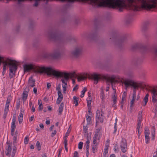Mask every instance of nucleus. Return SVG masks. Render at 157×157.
Returning a JSON list of instances; mask_svg holds the SVG:
<instances>
[{
  "instance_id": "f257e3e1",
  "label": "nucleus",
  "mask_w": 157,
  "mask_h": 157,
  "mask_svg": "<svg viewBox=\"0 0 157 157\" xmlns=\"http://www.w3.org/2000/svg\"><path fill=\"white\" fill-rule=\"evenodd\" d=\"M127 4L126 9L139 11L141 9L149 10L154 8L155 5L149 0H127Z\"/></svg>"
},
{
  "instance_id": "f03ea898",
  "label": "nucleus",
  "mask_w": 157,
  "mask_h": 157,
  "mask_svg": "<svg viewBox=\"0 0 157 157\" xmlns=\"http://www.w3.org/2000/svg\"><path fill=\"white\" fill-rule=\"evenodd\" d=\"M127 6L126 0H99V7L116 9L119 12H122Z\"/></svg>"
},
{
  "instance_id": "7ed1b4c3",
  "label": "nucleus",
  "mask_w": 157,
  "mask_h": 157,
  "mask_svg": "<svg viewBox=\"0 0 157 157\" xmlns=\"http://www.w3.org/2000/svg\"><path fill=\"white\" fill-rule=\"evenodd\" d=\"M109 37L108 41L111 45L116 48L121 49L123 43L127 40L128 35L124 34L119 38L117 32L116 31H113L109 33Z\"/></svg>"
},
{
  "instance_id": "20e7f679",
  "label": "nucleus",
  "mask_w": 157,
  "mask_h": 157,
  "mask_svg": "<svg viewBox=\"0 0 157 157\" xmlns=\"http://www.w3.org/2000/svg\"><path fill=\"white\" fill-rule=\"evenodd\" d=\"M46 35L50 40H59L60 42L64 44L71 43L75 41V40L74 38H63L60 33L58 32H53L52 30L47 31L46 32Z\"/></svg>"
},
{
  "instance_id": "39448f33",
  "label": "nucleus",
  "mask_w": 157,
  "mask_h": 157,
  "mask_svg": "<svg viewBox=\"0 0 157 157\" xmlns=\"http://www.w3.org/2000/svg\"><path fill=\"white\" fill-rule=\"evenodd\" d=\"M98 17H95L93 21V28L88 36L87 33H84L82 36L85 38H89L91 40H97L98 34Z\"/></svg>"
},
{
  "instance_id": "423d86ee",
  "label": "nucleus",
  "mask_w": 157,
  "mask_h": 157,
  "mask_svg": "<svg viewBox=\"0 0 157 157\" xmlns=\"http://www.w3.org/2000/svg\"><path fill=\"white\" fill-rule=\"evenodd\" d=\"M122 82L124 85L126 89L130 86H132L133 88L132 97L136 98V89L139 88L141 84L129 79H123Z\"/></svg>"
},
{
  "instance_id": "0eeeda50",
  "label": "nucleus",
  "mask_w": 157,
  "mask_h": 157,
  "mask_svg": "<svg viewBox=\"0 0 157 157\" xmlns=\"http://www.w3.org/2000/svg\"><path fill=\"white\" fill-rule=\"evenodd\" d=\"M42 69L43 73H46L48 75H52L57 78H60L61 76L62 72L56 69L53 67L43 66Z\"/></svg>"
},
{
  "instance_id": "6e6552de",
  "label": "nucleus",
  "mask_w": 157,
  "mask_h": 157,
  "mask_svg": "<svg viewBox=\"0 0 157 157\" xmlns=\"http://www.w3.org/2000/svg\"><path fill=\"white\" fill-rule=\"evenodd\" d=\"M61 53L60 49L57 48L54 49L51 52H46L43 55V57L49 59H57L61 56Z\"/></svg>"
},
{
  "instance_id": "1a4fd4ad",
  "label": "nucleus",
  "mask_w": 157,
  "mask_h": 157,
  "mask_svg": "<svg viewBox=\"0 0 157 157\" xmlns=\"http://www.w3.org/2000/svg\"><path fill=\"white\" fill-rule=\"evenodd\" d=\"M24 72H28L31 70H33L36 72L43 73V66L40 67L32 63L26 64L23 66Z\"/></svg>"
},
{
  "instance_id": "9d476101",
  "label": "nucleus",
  "mask_w": 157,
  "mask_h": 157,
  "mask_svg": "<svg viewBox=\"0 0 157 157\" xmlns=\"http://www.w3.org/2000/svg\"><path fill=\"white\" fill-rule=\"evenodd\" d=\"M99 80H106L107 81L110 83L112 86L113 83H115L118 82V79H120V78L118 76L115 75H111L109 76L108 75H104L102 74H99Z\"/></svg>"
},
{
  "instance_id": "9b49d317",
  "label": "nucleus",
  "mask_w": 157,
  "mask_h": 157,
  "mask_svg": "<svg viewBox=\"0 0 157 157\" xmlns=\"http://www.w3.org/2000/svg\"><path fill=\"white\" fill-rule=\"evenodd\" d=\"M88 77L89 79L94 80V83L97 84L98 82V74L95 73L89 74L87 73H84L83 75H80L78 77V81L84 80Z\"/></svg>"
},
{
  "instance_id": "f8f14e48",
  "label": "nucleus",
  "mask_w": 157,
  "mask_h": 157,
  "mask_svg": "<svg viewBox=\"0 0 157 157\" xmlns=\"http://www.w3.org/2000/svg\"><path fill=\"white\" fill-rule=\"evenodd\" d=\"M7 61L9 62V66L10 68L9 74L10 78H12L13 75V71L15 72L17 69V62L15 60H12L9 58H7Z\"/></svg>"
},
{
  "instance_id": "ddd939ff",
  "label": "nucleus",
  "mask_w": 157,
  "mask_h": 157,
  "mask_svg": "<svg viewBox=\"0 0 157 157\" xmlns=\"http://www.w3.org/2000/svg\"><path fill=\"white\" fill-rule=\"evenodd\" d=\"M82 51V48L81 46H75L71 52V55L73 57L78 58L81 55Z\"/></svg>"
},
{
  "instance_id": "4468645a",
  "label": "nucleus",
  "mask_w": 157,
  "mask_h": 157,
  "mask_svg": "<svg viewBox=\"0 0 157 157\" xmlns=\"http://www.w3.org/2000/svg\"><path fill=\"white\" fill-rule=\"evenodd\" d=\"M138 49L144 52L147 50V46L141 43H136L131 46V50L132 51H134Z\"/></svg>"
},
{
  "instance_id": "2eb2a0df",
  "label": "nucleus",
  "mask_w": 157,
  "mask_h": 157,
  "mask_svg": "<svg viewBox=\"0 0 157 157\" xmlns=\"http://www.w3.org/2000/svg\"><path fill=\"white\" fill-rule=\"evenodd\" d=\"M7 58H5V59L4 57L0 55V66L1 65L2 63L3 64V71L2 72V74L3 75L5 74L6 72V71L7 69L6 67L7 66H9V62L7 61Z\"/></svg>"
},
{
  "instance_id": "dca6fc26",
  "label": "nucleus",
  "mask_w": 157,
  "mask_h": 157,
  "mask_svg": "<svg viewBox=\"0 0 157 157\" xmlns=\"http://www.w3.org/2000/svg\"><path fill=\"white\" fill-rule=\"evenodd\" d=\"M142 112L140 111L138 114V123L137 127V128L138 130V132L139 134V136H140V127L141 123L142 121Z\"/></svg>"
},
{
  "instance_id": "f3484780",
  "label": "nucleus",
  "mask_w": 157,
  "mask_h": 157,
  "mask_svg": "<svg viewBox=\"0 0 157 157\" xmlns=\"http://www.w3.org/2000/svg\"><path fill=\"white\" fill-rule=\"evenodd\" d=\"M120 147L122 152L124 153L127 150V144L125 140L121 141L120 144Z\"/></svg>"
},
{
  "instance_id": "a211bd4d",
  "label": "nucleus",
  "mask_w": 157,
  "mask_h": 157,
  "mask_svg": "<svg viewBox=\"0 0 157 157\" xmlns=\"http://www.w3.org/2000/svg\"><path fill=\"white\" fill-rule=\"evenodd\" d=\"M58 98L57 99L56 103L57 104H59L62 100L63 98V96L61 91L58 92Z\"/></svg>"
},
{
  "instance_id": "6ab92c4d",
  "label": "nucleus",
  "mask_w": 157,
  "mask_h": 157,
  "mask_svg": "<svg viewBox=\"0 0 157 157\" xmlns=\"http://www.w3.org/2000/svg\"><path fill=\"white\" fill-rule=\"evenodd\" d=\"M29 88L27 87H26L24 90L23 93L22 98L24 101H25L26 100L27 98L28 95V92L29 91Z\"/></svg>"
},
{
  "instance_id": "aec40b11",
  "label": "nucleus",
  "mask_w": 157,
  "mask_h": 157,
  "mask_svg": "<svg viewBox=\"0 0 157 157\" xmlns=\"http://www.w3.org/2000/svg\"><path fill=\"white\" fill-rule=\"evenodd\" d=\"M60 78H63L65 79L66 81H68L69 79V73L62 72Z\"/></svg>"
},
{
  "instance_id": "412c9836",
  "label": "nucleus",
  "mask_w": 157,
  "mask_h": 157,
  "mask_svg": "<svg viewBox=\"0 0 157 157\" xmlns=\"http://www.w3.org/2000/svg\"><path fill=\"white\" fill-rule=\"evenodd\" d=\"M9 104H6L3 114V118L4 119H5L6 118L7 113L9 111Z\"/></svg>"
},
{
  "instance_id": "4be33fe9",
  "label": "nucleus",
  "mask_w": 157,
  "mask_h": 157,
  "mask_svg": "<svg viewBox=\"0 0 157 157\" xmlns=\"http://www.w3.org/2000/svg\"><path fill=\"white\" fill-rule=\"evenodd\" d=\"M98 129H97L96 130V131L95 133L93 138V144H97V140L98 139Z\"/></svg>"
},
{
  "instance_id": "5701e85b",
  "label": "nucleus",
  "mask_w": 157,
  "mask_h": 157,
  "mask_svg": "<svg viewBox=\"0 0 157 157\" xmlns=\"http://www.w3.org/2000/svg\"><path fill=\"white\" fill-rule=\"evenodd\" d=\"M6 155H8L11 153V151L12 150V148L10 144H9L6 147Z\"/></svg>"
},
{
  "instance_id": "b1692460",
  "label": "nucleus",
  "mask_w": 157,
  "mask_h": 157,
  "mask_svg": "<svg viewBox=\"0 0 157 157\" xmlns=\"http://www.w3.org/2000/svg\"><path fill=\"white\" fill-rule=\"evenodd\" d=\"M35 80L32 78V77H30L29 80V85L31 87H33L35 86Z\"/></svg>"
},
{
  "instance_id": "393cba45",
  "label": "nucleus",
  "mask_w": 157,
  "mask_h": 157,
  "mask_svg": "<svg viewBox=\"0 0 157 157\" xmlns=\"http://www.w3.org/2000/svg\"><path fill=\"white\" fill-rule=\"evenodd\" d=\"M64 105L63 102H62L59 107V115H61L63 109Z\"/></svg>"
},
{
  "instance_id": "a878e982",
  "label": "nucleus",
  "mask_w": 157,
  "mask_h": 157,
  "mask_svg": "<svg viewBox=\"0 0 157 157\" xmlns=\"http://www.w3.org/2000/svg\"><path fill=\"white\" fill-rule=\"evenodd\" d=\"M136 98H135V97H132V98L130 102V111L131 113H132V106H133V104L134 103V101L136 99Z\"/></svg>"
},
{
  "instance_id": "bb28decb",
  "label": "nucleus",
  "mask_w": 157,
  "mask_h": 157,
  "mask_svg": "<svg viewBox=\"0 0 157 157\" xmlns=\"http://www.w3.org/2000/svg\"><path fill=\"white\" fill-rule=\"evenodd\" d=\"M79 98L76 96H74L73 98V100L74 103L75 104V106H77L78 105V101H79Z\"/></svg>"
},
{
  "instance_id": "cd10ccee",
  "label": "nucleus",
  "mask_w": 157,
  "mask_h": 157,
  "mask_svg": "<svg viewBox=\"0 0 157 157\" xmlns=\"http://www.w3.org/2000/svg\"><path fill=\"white\" fill-rule=\"evenodd\" d=\"M152 130L151 131V133L152 136L151 139L153 140L155 139V128L154 126H153L151 128Z\"/></svg>"
},
{
  "instance_id": "c85d7f7f",
  "label": "nucleus",
  "mask_w": 157,
  "mask_h": 157,
  "mask_svg": "<svg viewBox=\"0 0 157 157\" xmlns=\"http://www.w3.org/2000/svg\"><path fill=\"white\" fill-rule=\"evenodd\" d=\"M112 99L113 100V107L116 108V103L117 102V98L115 95H113L112 97Z\"/></svg>"
},
{
  "instance_id": "c756f323",
  "label": "nucleus",
  "mask_w": 157,
  "mask_h": 157,
  "mask_svg": "<svg viewBox=\"0 0 157 157\" xmlns=\"http://www.w3.org/2000/svg\"><path fill=\"white\" fill-rule=\"evenodd\" d=\"M148 94H147L145 96L144 98V103H143V105L145 106L146 105L148 101Z\"/></svg>"
},
{
  "instance_id": "7c9ffc66",
  "label": "nucleus",
  "mask_w": 157,
  "mask_h": 157,
  "mask_svg": "<svg viewBox=\"0 0 157 157\" xmlns=\"http://www.w3.org/2000/svg\"><path fill=\"white\" fill-rule=\"evenodd\" d=\"M18 119L19 121V124H21L23 120V114L22 113H20L18 116Z\"/></svg>"
},
{
  "instance_id": "2f4dec72",
  "label": "nucleus",
  "mask_w": 157,
  "mask_h": 157,
  "mask_svg": "<svg viewBox=\"0 0 157 157\" xmlns=\"http://www.w3.org/2000/svg\"><path fill=\"white\" fill-rule=\"evenodd\" d=\"M97 144H93L92 145V151L93 153L97 151V148L96 147Z\"/></svg>"
},
{
  "instance_id": "473e14b6",
  "label": "nucleus",
  "mask_w": 157,
  "mask_h": 157,
  "mask_svg": "<svg viewBox=\"0 0 157 157\" xmlns=\"http://www.w3.org/2000/svg\"><path fill=\"white\" fill-rule=\"evenodd\" d=\"M101 92L100 93V98L102 99V101H103V99L105 98V96L104 95V93L103 91V88H101Z\"/></svg>"
},
{
  "instance_id": "72a5a7b5",
  "label": "nucleus",
  "mask_w": 157,
  "mask_h": 157,
  "mask_svg": "<svg viewBox=\"0 0 157 157\" xmlns=\"http://www.w3.org/2000/svg\"><path fill=\"white\" fill-rule=\"evenodd\" d=\"M88 127L87 126H83V131L84 136H86L88 132Z\"/></svg>"
},
{
  "instance_id": "f704fd0d",
  "label": "nucleus",
  "mask_w": 157,
  "mask_h": 157,
  "mask_svg": "<svg viewBox=\"0 0 157 157\" xmlns=\"http://www.w3.org/2000/svg\"><path fill=\"white\" fill-rule=\"evenodd\" d=\"M87 89L86 87H84L82 91H81V94L80 96L81 98H83L85 92L86 91Z\"/></svg>"
},
{
  "instance_id": "c9c22d12",
  "label": "nucleus",
  "mask_w": 157,
  "mask_h": 157,
  "mask_svg": "<svg viewBox=\"0 0 157 157\" xmlns=\"http://www.w3.org/2000/svg\"><path fill=\"white\" fill-rule=\"evenodd\" d=\"M15 122H12L11 125V130H15L16 128Z\"/></svg>"
},
{
  "instance_id": "e433bc0d",
  "label": "nucleus",
  "mask_w": 157,
  "mask_h": 157,
  "mask_svg": "<svg viewBox=\"0 0 157 157\" xmlns=\"http://www.w3.org/2000/svg\"><path fill=\"white\" fill-rule=\"evenodd\" d=\"M63 86V93L64 94L66 93V90L67 88V83H66L65 84L63 85L62 84Z\"/></svg>"
},
{
  "instance_id": "4c0bfd02",
  "label": "nucleus",
  "mask_w": 157,
  "mask_h": 157,
  "mask_svg": "<svg viewBox=\"0 0 157 157\" xmlns=\"http://www.w3.org/2000/svg\"><path fill=\"white\" fill-rule=\"evenodd\" d=\"M36 146L37 147V148L38 151H40L41 149V145L40 144V143L39 141H37L36 144Z\"/></svg>"
},
{
  "instance_id": "58836bf2",
  "label": "nucleus",
  "mask_w": 157,
  "mask_h": 157,
  "mask_svg": "<svg viewBox=\"0 0 157 157\" xmlns=\"http://www.w3.org/2000/svg\"><path fill=\"white\" fill-rule=\"evenodd\" d=\"M132 17L130 16V17H128V16H127V20H126V22L128 24L130 23L132 20Z\"/></svg>"
},
{
  "instance_id": "ea45409f",
  "label": "nucleus",
  "mask_w": 157,
  "mask_h": 157,
  "mask_svg": "<svg viewBox=\"0 0 157 157\" xmlns=\"http://www.w3.org/2000/svg\"><path fill=\"white\" fill-rule=\"evenodd\" d=\"M115 120H116V122L114 124V130L113 132V133H114V134L116 133V131L117 130V118H116Z\"/></svg>"
},
{
  "instance_id": "a19ab883",
  "label": "nucleus",
  "mask_w": 157,
  "mask_h": 157,
  "mask_svg": "<svg viewBox=\"0 0 157 157\" xmlns=\"http://www.w3.org/2000/svg\"><path fill=\"white\" fill-rule=\"evenodd\" d=\"M86 120L87 122V124H90V122L91 120V117L88 115L86 116Z\"/></svg>"
},
{
  "instance_id": "79ce46f5",
  "label": "nucleus",
  "mask_w": 157,
  "mask_h": 157,
  "mask_svg": "<svg viewBox=\"0 0 157 157\" xmlns=\"http://www.w3.org/2000/svg\"><path fill=\"white\" fill-rule=\"evenodd\" d=\"M91 132H90L89 133H87V134H86V135L85 136H86V139L87 140H90L91 138Z\"/></svg>"
},
{
  "instance_id": "37998d69",
  "label": "nucleus",
  "mask_w": 157,
  "mask_h": 157,
  "mask_svg": "<svg viewBox=\"0 0 157 157\" xmlns=\"http://www.w3.org/2000/svg\"><path fill=\"white\" fill-rule=\"evenodd\" d=\"M29 141V138L27 136H26L24 139V144H28Z\"/></svg>"
},
{
  "instance_id": "c03bdc74",
  "label": "nucleus",
  "mask_w": 157,
  "mask_h": 157,
  "mask_svg": "<svg viewBox=\"0 0 157 157\" xmlns=\"http://www.w3.org/2000/svg\"><path fill=\"white\" fill-rule=\"evenodd\" d=\"M11 96L10 95H9L8 96L7 100L6 101V103L7 104H9L10 102L11 101Z\"/></svg>"
},
{
  "instance_id": "a18cd8bd",
  "label": "nucleus",
  "mask_w": 157,
  "mask_h": 157,
  "mask_svg": "<svg viewBox=\"0 0 157 157\" xmlns=\"http://www.w3.org/2000/svg\"><path fill=\"white\" fill-rule=\"evenodd\" d=\"M104 118V117L102 116V114H101V116L100 117V115H99V120H100V121L102 123L103 122V119Z\"/></svg>"
},
{
  "instance_id": "49530a36",
  "label": "nucleus",
  "mask_w": 157,
  "mask_h": 157,
  "mask_svg": "<svg viewBox=\"0 0 157 157\" xmlns=\"http://www.w3.org/2000/svg\"><path fill=\"white\" fill-rule=\"evenodd\" d=\"M152 102L154 103L157 101V99L156 95H153L152 96Z\"/></svg>"
},
{
  "instance_id": "de8ad7c7",
  "label": "nucleus",
  "mask_w": 157,
  "mask_h": 157,
  "mask_svg": "<svg viewBox=\"0 0 157 157\" xmlns=\"http://www.w3.org/2000/svg\"><path fill=\"white\" fill-rule=\"evenodd\" d=\"M75 76H77V75L75 73L69 74V77L71 78H74Z\"/></svg>"
},
{
  "instance_id": "09e8293b",
  "label": "nucleus",
  "mask_w": 157,
  "mask_h": 157,
  "mask_svg": "<svg viewBox=\"0 0 157 157\" xmlns=\"http://www.w3.org/2000/svg\"><path fill=\"white\" fill-rule=\"evenodd\" d=\"M38 104L39 105L38 109L39 111H41L43 109V106L42 105V103L40 104L39 103V101H38Z\"/></svg>"
},
{
  "instance_id": "8fccbe9b",
  "label": "nucleus",
  "mask_w": 157,
  "mask_h": 157,
  "mask_svg": "<svg viewBox=\"0 0 157 157\" xmlns=\"http://www.w3.org/2000/svg\"><path fill=\"white\" fill-rule=\"evenodd\" d=\"M83 146V143L82 142H80L78 145V148L79 149H81L82 148Z\"/></svg>"
},
{
  "instance_id": "3c124183",
  "label": "nucleus",
  "mask_w": 157,
  "mask_h": 157,
  "mask_svg": "<svg viewBox=\"0 0 157 157\" xmlns=\"http://www.w3.org/2000/svg\"><path fill=\"white\" fill-rule=\"evenodd\" d=\"M126 94V93L125 92H123L122 98V102H123V101L124 99L125 98Z\"/></svg>"
},
{
  "instance_id": "603ef678",
  "label": "nucleus",
  "mask_w": 157,
  "mask_h": 157,
  "mask_svg": "<svg viewBox=\"0 0 157 157\" xmlns=\"http://www.w3.org/2000/svg\"><path fill=\"white\" fill-rule=\"evenodd\" d=\"M114 150L116 152H117L118 151V146L117 144H116L114 146Z\"/></svg>"
},
{
  "instance_id": "864d4df0",
  "label": "nucleus",
  "mask_w": 157,
  "mask_h": 157,
  "mask_svg": "<svg viewBox=\"0 0 157 157\" xmlns=\"http://www.w3.org/2000/svg\"><path fill=\"white\" fill-rule=\"evenodd\" d=\"M151 92L153 94V95H157L156 90L155 89H153L151 90Z\"/></svg>"
},
{
  "instance_id": "5fc2aeb1",
  "label": "nucleus",
  "mask_w": 157,
  "mask_h": 157,
  "mask_svg": "<svg viewBox=\"0 0 157 157\" xmlns=\"http://www.w3.org/2000/svg\"><path fill=\"white\" fill-rule=\"evenodd\" d=\"M91 101H87V104L88 108L91 107Z\"/></svg>"
},
{
  "instance_id": "6e6d98bb",
  "label": "nucleus",
  "mask_w": 157,
  "mask_h": 157,
  "mask_svg": "<svg viewBox=\"0 0 157 157\" xmlns=\"http://www.w3.org/2000/svg\"><path fill=\"white\" fill-rule=\"evenodd\" d=\"M63 139L64 140V145H67V138H66V137H64Z\"/></svg>"
},
{
  "instance_id": "4d7b16f0",
  "label": "nucleus",
  "mask_w": 157,
  "mask_h": 157,
  "mask_svg": "<svg viewBox=\"0 0 157 157\" xmlns=\"http://www.w3.org/2000/svg\"><path fill=\"white\" fill-rule=\"evenodd\" d=\"M20 105V101H19L18 102H17V105H16V109H18Z\"/></svg>"
},
{
  "instance_id": "13d9d810",
  "label": "nucleus",
  "mask_w": 157,
  "mask_h": 157,
  "mask_svg": "<svg viewBox=\"0 0 157 157\" xmlns=\"http://www.w3.org/2000/svg\"><path fill=\"white\" fill-rule=\"evenodd\" d=\"M155 56V57L157 58V47H156L155 49L154 52Z\"/></svg>"
},
{
  "instance_id": "bf43d9fd",
  "label": "nucleus",
  "mask_w": 157,
  "mask_h": 157,
  "mask_svg": "<svg viewBox=\"0 0 157 157\" xmlns=\"http://www.w3.org/2000/svg\"><path fill=\"white\" fill-rule=\"evenodd\" d=\"M73 157H78V153L77 151H75V152Z\"/></svg>"
},
{
  "instance_id": "052dcab7",
  "label": "nucleus",
  "mask_w": 157,
  "mask_h": 157,
  "mask_svg": "<svg viewBox=\"0 0 157 157\" xmlns=\"http://www.w3.org/2000/svg\"><path fill=\"white\" fill-rule=\"evenodd\" d=\"M56 130H54L53 132H52V133L51 136L52 137H53L54 136H55L56 133Z\"/></svg>"
},
{
  "instance_id": "680f3d73",
  "label": "nucleus",
  "mask_w": 157,
  "mask_h": 157,
  "mask_svg": "<svg viewBox=\"0 0 157 157\" xmlns=\"http://www.w3.org/2000/svg\"><path fill=\"white\" fill-rule=\"evenodd\" d=\"M149 133V129L147 128V127H146L145 128V131H144V133Z\"/></svg>"
},
{
  "instance_id": "e2e57ef3",
  "label": "nucleus",
  "mask_w": 157,
  "mask_h": 157,
  "mask_svg": "<svg viewBox=\"0 0 157 157\" xmlns=\"http://www.w3.org/2000/svg\"><path fill=\"white\" fill-rule=\"evenodd\" d=\"M149 133H146L145 134V138H150L149 137Z\"/></svg>"
},
{
  "instance_id": "0e129e2a",
  "label": "nucleus",
  "mask_w": 157,
  "mask_h": 157,
  "mask_svg": "<svg viewBox=\"0 0 157 157\" xmlns=\"http://www.w3.org/2000/svg\"><path fill=\"white\" fill-rule=\"evenodd\" d=\"M61 81H62V83H63L64 84H65L66 83H67L66 82L67 81L65 80V79H64L63 78L61 79Z\"/></svg>"
},
{
  "instance_id": "69168bd1",
  "label": "nucleus",
  "mask_w": 157,
  "mask_h": 157,
  "mask_svg": "<svg viewBox=\"0 0 157 157\" xmlns=\"http://www.w3.org/2000/svg\"><path fill=\"white\" fill-rule=\"evenodd\" d=\"M16 116L15 115H13V118L12 119V122H15L16 121Z\"/></svg>"
},
{
  "instance_id": "338daca9",
  "label": "nucleus",
  "mask_w": 157,
  "mask_h": 157,
  "mask_svg": "<svg viewBox=\"0 0 157 157\" xmlns=\"http://www.w3.org/2000/svg\"><path fill=\"white\" fill-rule=\"evenodd\" d=\"M146 143L147 144L149 142L150 138H145Z\"/></svg>"
},
{
  "instance_id": "774afa93",
  "label": "nucleus",
  "mask_w": 157,
  "mask_h": 157,
  "mask_svg": "<svg viewBox=\"0 0 157 157\" xmlns=\"http://www.w3.org/2000/svg\"><path fill=\"white\" fill-rule=\"evenodd\" d=\"M154 105L155 106V110L157 111V101L154 103Z\"/></svg>"
}]
</instances>
